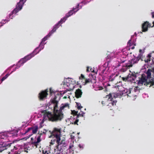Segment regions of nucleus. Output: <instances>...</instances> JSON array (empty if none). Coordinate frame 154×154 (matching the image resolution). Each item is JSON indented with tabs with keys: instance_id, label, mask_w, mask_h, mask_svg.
<instances>
[{
	"instance_id": "aec40b11",
	"label": "nucleus",
	"mask_w": 154,
	"mask_h": 154,
	"mask_svg": "<svg viewBox=\"0 0 154 154\" xmlns=\"http://www.w3.org/2000/svg\"><path fill=\"white\" fill-rule=\"evenodd\" d=\"M151 24L149 22L146 21L142 25V31L145 32L148 30V28L151 27Z\"/></svg>"
},
{
	"instance_id": "cd10ccee",
	"label": "nucleus",
	"mask_w": 154,
	"mask_h": 154,
	"mask_svg": "<svg viewBox=\"0 0 154 154\" xmlns=\"http://www.w3.org/2000/svg\"><path fill=\"white\" fill-rule=\"evenodd\" d=\"M140 88L138 86H137L136 87H135V88H134V91L137 94H138L140 92Z\"/></svg>"
},
{
	"instance_id": "4c0bfd02",
	"label": "nucleus",
	"mask_w": 154,
	"mask_h": 154,
	"mask_svg": "<svg viewBox=\"0 0 154 154\" xmlns=\"http://www.w3.org/2000/svg\"><path fill=\"white\" fill-rule=\"evenodd\" d=\"M152 15V18H154V11L153 12L151 13Z\"/></svg>"
},
{
	"instance_id": "ea45409f",
	"label": "nucleus",
	"mask_w": 154,
	"mask_h": 154,
	"mask_svg": "<svg viewBox=\"0 0 154 154\" xmlns=\"http://www.w3.org/2000/svg\"><path fill=\"white\" fill-rule=\"evenodd\" d=\"M152 23L153 24V25L152 26H151V27H153L154 26V21H153V22H152Z\"/></svg>"
},
{
	"instance_id": "c85d7f7f",
	"label": "nucleus",
	"mask_w": 154,
	"mask_h": 154,
	"mask_svg": "<svg viewBox=\"0 0 154 154\" xmlns=\"http://www.w3.org/2000/svg\"><path fill=\"white\" fill-rule=\"evenodd\" d=\"M10 75V74L8 73L3 77L1 80V83H2L3 81L6 79Z\"/></svg>"
},
{
	"instance_id": "9d476101",
	"label": "nucleus",
	"mask_w": 154,
	"mask_h": 154,
	"mask_svg": "<svg viewBox=\"0 0 154 154\" xmlns=\"http://www.w3.org/2000/svg\"><path fill=\"white\" fill-rule=\"evenodd\" d=\"M43 119L40 123V126L39 128H42L43 126V123L45 121L48 120L53 122L56 121L55 120H52V119H54L52 116V114L51 112H46L44 114L43 116Z\"/></svg>"
},
{
	"instance_id": "5701e85b",
	"label": "nucleus",
	"mask_w": 154,
	"mask_h": 154,
	"mask_svg": "<svg viewBox=\"0 0 154 154\" xmlns=\"http://www.w3.org/2000/svg\"><path fill=\"white\" fill-rule=\"evenodd\" d=\"M91 1V0H83L79 3H78L77 5H79V7L77 8L79 9H81L82 7L85 5L89 3Z\"/></svg>"
},
{
	"instance_id": "c756f323",
	"label": "nucleus",
	"mask_w": 154,
	"mask_h": 154,
	"mask_svg": "<svg viewBox=\"0 0 154 154\" xmlns=\"http://www.w3.org/2000/svg\"><path fill=\"white\" fill-rule=\"evenodd\" d=\"M27 126V124L26 123H25V122L23 123V124L22 125L21 127L20 128L21 129H23V128H24L25 127H26Z\"/></svg>"
},
{
	"instance_id": "c03bdc74",
	"label": "nucleus",
	"mask_w": 154,
	"mask_h": 154,
	"mask_svg": "<svg viewBox=\"0 0 154 154\" xmlns=\"http://www.w3.org/2000/svg\"><path fill=\"white\" fill-rule=\"evenodd\" d=\"M64 93H65V92H63V94Z\"/></svg>"
},
{
	"instance_id": "79ce46f5",
	"label": "nucleus",
	"mask_w": 154,
	"mask_h": 154,
	"mask_svg": "<svg viewBox=\"0 0 154 154\" xmlns=\"http://www.w3.org/2000/svg\"><path fill=\"white\" fill-rule=\"evenodd\" d=\"M107 84L108 85V86H110V85L108 83Z\"/></svg>"
},
{
	"instance_id": "a19ab883",
	"label": "nucleus",
	"mask_w": 154,
	"mask_h": 154,
	"mask_svg": "<svg viewBox=\"0 0 154 154\" xmlns=\"http://www.w3.org/2000/svg\"><path fill=\"white\" fill-rule=\"evenodd\" d=\"M102 104H105V103H104V101H102Z\"/></svg>"
},
{
	"instance_id": "6ab92c4d",
	"label": "nucleus",
	"mask_w": 154,
	"mask_h": 154,
	"mask_svg": "<svg viewBox=\"0 0 154 154\" xmlns=\"http://www.w3.org/2000/svg\"><path fill=\"white\" fill-rule=\"evenodd\" d=\"M78 7H79V5H76L75 8H73L72 10H70L68 13L66 14V16L69 17L73 14H75L76 12L79 11V9H77Z\"/></svg>"
},
{
	"instance_id": "49530a36",
	"label": "nucleus",
	"mask_w": 154,
	"mask_h": 154,
	"mask_svg": "<svg viewBox=\"0 0 154 154\" xmlns=\"http://www.w3.org/2000/svg\"><path fill=\"white\" fill-rule=\"evenodd\" d=\"M73 151L71 152L72 153H73V152H72Z\"/></svg>"
},
{
	"instance_id": "4468645a",
	"label": "nucleus",
	"mask_w": 154,
	"mask_h": 154,
	"mask_svg": "<svg viewBox=\"0 0 154 154\" xmlns=\"http://www.w3.org/2000/svg\"><path fill=\"white\" fill-rule=\"evenodd\" d=\"M93 82L95 83V81L94 80H91L90 79H85V85H86L89 84L90 85L92 84V86L93 87L95 91L100 90H102L103 88L101 86H99L94 84H93Z\"/></svg>"
},
{
	"instance_id": "6e6552de",
	"label": "nucleus",
	"mask_w": 154,
	"mask_h": 154,
	"mask_svg": "<svg viewBox=\"0 0 154 154\" xmlns=\"http://www.w3.org/2000/svg\"><path fill=\"white\" fill-rule=\"evenodd\" d=\"M112 63H114L112 59L108 58L107 56L106 62L102 65L99 66L98 71L103 80H105L110 74L111 71V66H113Z\"/></svg>"
},
{
	"instance_id": "9b49d317",
	"label": "nucleus",
	"mask_w": 154,
	"mask_h": 154,
	"mask_svg": "<svg viewBox=\"0 0 154 154\" xmlns=\"http://www.w3.org/2000/svg\"><path fill=\"white\" fill-rule=\"evenodd\" d=\"M38 128L37 125H35L29 128L27 130H26L24 134H27V135H28L27 138H29L33 134L36 133L38 130Z\"/></svg>"
},
{
	"instance_id": "f3484780",
	"label": "nucleus",
	"mask_w": 154,
	"mask_h": 154,
	"mask_svg": "<svg viewBox=\"0 0 154 154\" xmlns=\"http://www.w3.org/2000/svg\"><path fill=\"white\" fill-rule=\"evenodd\" d=\"M48 89H46L45 91H42L39 93L38 96L39 99L40 100H43L45 99L47 96L48 95Z\"/></svg>"
},
{
	"instance_id": "473e14b6",
	"label": "nucleus",
	"mask_w": 154,
	"mask_h": 154,
	"mask_svg": "<svg viewBox=\"0 0 154 154\" xmlns=\"http://www.w3.org/2000/svg\"><path fill=\"white\" fill-rule=\"evenodd\" d=\"M79 146L81 150L83 149L84 147V145L82 144H80L79 145Z\"/></svg>"
},
{
	"instance_id": "f704fd0d",
	"label": "nucleus",
	"mask_w": 154,
	"mask_h": 154,
	"mask_svg": "<svg viewBox=\"0 0 154 154\" xmlns=\"http://www.w3.org/2000/svg\"><path fill=\"white\" fill-rule=\"evenodd\" d=\"M81 78L82 79H85L84 76L82 74H81V76L79 77V79H81Z\"/></svg>"
},
{
	"instance_id": "0eeeda50",
	"label": "nucleus",
	"mask_w": 154,
	"mask_h": 154,
	"mask_svg": "<svg viewBox=\"0 0 154 154\" xmlns=\"http://www.w3.org/2000/svg\"><path fill=\"white\" fill-rule=\"evenodd\" d=\"M18 131L14 130L10 131H7L0 133V152L7 149L5 146V143L10 141V138L17 136Z\"/></svg>"
},
{
	"instance_id": "a878e982",
	"label": "nucleus",
	"mask_w": 154,
	"mask_h": 154,
	"mask_svg": "<svg viewBox=\"0 0 154 154\" xmlns=\"http://www.w3.org/2000/svg\"><path fill=\"white\" fill-rule=\"evenodd\" d=\"M75 93L76 97L77 98H79L81 97L82 92L80 89H78L76 90Z\"/></svg>"
},
{
	"instance_id": "58836bf2",
	"label": "nucleus",
	"mask_w": 154,
	"mask_h": 154,
	"mask_svg": "<svg viewBox=\"0 0 154 154\" xmlns=\"http://www.w3.org/2000/svg\"><path fill=\"white\" fill-rule=\"evenodd\" d=\"M14 65H12V66H10V67L8 68V69H10V68H12L13 67V66H14Z\"/></svg>"
},
{
	"instance_id": "1a4fd4ad",
	"label": "nucleus",
	"mask_w": 154,
	"mask_h": 154,
	"mask_svg": "<svg viewBox=\"0 0 154 154\" xmlns=\"http://www.w3.org/2000/svg\"><path fill=\"white\" fill-rule=\"evenodd\" d=\"M27 0H20L19 2L17 3L16 8L10 13L5 20H2L0 22V28L7 22L9 21L11 19H13L15 16L17 15V13L23 7Z\"/></svg>"
},
{
	"instance_id": "b1692460",
	"label": "nucleus",
	"mask_w": 154,
	"mask_h": 154,
	"mask_svg": "<svg viewBox=\"0 0 154 154\" xmlns=\"http://www.w3.org/2000/svg\"><path fill=\"white\" fill-rule=\"evenodd\" d=\"M74 117H74L71 116L70 118L66 120V121H67L68 120L71 123L78 125L77 123L78 122L79 120L77 119L78 118H76V116H75V117Z\"/></svg>"
},
{
	"instance_id": "412c9836",
	"label": "nucleus",
	"mask_w": 154,
	"mask_h": 154,
	"mask_svg": "<svg viewBox=\"0 0 154 154\" xmlns=\"http://www.w3.org/2000/svg\"><path fill=\"white\" fill-rule=\"evenodd\" d=\"M71 79H66L65 81L64 82V84H63L64 88H66V87H69L70 89H71L72 87V85L71 83L72 81L71 80Z\"/></svg>"
},
{
	"instance_id": "2eb2a0df",
	"label": "nucleus",
	"mask_w": 154,
	"mask_h": 154,
	"mask_svg": "<svg viewBox=\"0 0 154 154\" xmlns=\"http://www.w3.org/2000/svg\"><path fill=\"white\" fill-rule=\"evenodd\" d=\"M52 35V34L49 32L47 35L42 39V41L38 46L37 47L39 49V51H41L44 49L45 47V45L46 43V42H45V41L49 38Z\"/></svg>"
},
{
	"instance_id": "dca6fc26",
	"label": "nucleus",
	"mask_w": 154,
	"mask_h": 154,
	"mask_svg": "<svg viewBox=\"0 0 154 154\" xmlns=\"http://www.w3.org/2000/svg\"><path fill=\"white\" fill-rule=\"evenodd\" d=\"M40 51L39 49L38 48L36 47L31 53L26 56L23 58L27 62L32 57H34L35 55L38 53Z\"/></svg>"
},
{
	"instance_id": "a211bd4d",
	"label": "nucleus",
	"mask_w": 154,
	"mask_h": 154,
	"mask_svg": "<svg viewBox=\"0 0 154 154\" xmlns=\"http://www.w3.org/2000/svg\"><path fill=\"white\" fill-rule=\"evenodd\" d=\"M26 62V61L23 58L21 59L16 64V66L15 67V68L13 69V71L10 74H11L13 72L16 71V69H19L21 66H23Z\"/></svg>"
},
{
	"instance_id": "423d86ee",
	"label": "nucleus",
	"mask_w": 154,
	"mask_h": 154,
	"mask_svg": "<svg viewBox=\"0 0 154 154\" xmlns=\"http://www.w3.org/2000/svg\"><path fill=\"white\" fill-rule=\"evenodd\" d=\"M47 131L45 129L42 131H39L34 138H31V144L29 143L24 144L23 148H22L20 146H14V149L11 150L12 152H10L8 154H20L21 152L23 151L28 152L27 150L32 149L33 146L37 147L39 143L42 140L45 139Z\"/></svg>"
},
{
	"instance_id": "72a5a7b5",
	"label": "nucleus",
	"mask_w": 154,
	"mask_h": 154,
	"mask_svg": "<svg viewBox=\"0 0 154 154\" xmlns=\"http://www.w3.org/2000/svg\"><path fill=\"white\" fill-rule=\"evenodd\" d=\"M92 70V69L91 67H87V72L91 71Z\"/></svg>"
},
{
	"instance_id": "7ed1b4c3",
	"label": "nucleus",
	"mask_w": 154,
	"mask_h": 154,
	"mask_svg": "<svg viewBox=\"0 0 154 154\" xmlns=\"http://www.w3.org/2000/svg\"><path fill=\"white\" fill-rule=\"evenodd\" d=\"M49 89L50 95H54V97L50 103L47 104V106L53 112V113L52 114L54 119H52V120L56 121H60L63 117V112L69 109V104L68 103H62L59 107H58V101L62 96L61 93L59 91H54L51 88Z\"/></svg>"
},
{
	"instance_id": "f8f14e48",
	"label": "nucleus",
	"mask_w": 154,
	"mask_h": 154,
	"mask_svg": "<svg viewBox=\"0 0 154 154\" xmlns=\"http://www.w3.org/2000/svg\"><path fill=\"white\" fill-rule=\"evenodd\" d=\"M68 17L65 16L61 18L60 20L53 27V28L52 30L50 32L52 34L55 32H56L57 29L60 26H62L61 24L63 23H64L65 21L67 20Z\"/></svg>"
},
{
	"instance_id": "a18cd8bd",
	"label": "nucleus",
	"mask_w": 154,
	"mask_h": 154,
	"mask_svg": "<svg viewBox=\"0 0 154 154\" xmlns=\"http://www.w3.org/2000/svg\"><path fill=\"white\" fill-rule=\"evenodd\" d=\"M73 151L71 152L72 153H73V152H72Z\"/></svg>"
},
{
	"instance_id": "f257e3e1",
	"label": "nucleus",
	"mask_w": 154,
	"mask_h": 154,
	"mask_svg": "<svg viewBox=\"0 0 154 154\" xmlns=\"http://www.w3.org/2000/svg\"><path fill=\"white\" fill-rule=\"evenodd\" d=\"M135 37L134 35L131 36V39L128 42V45L129 47H127L122 50L117 51L108 54V58L112 59L113 60V66L116 68L119 66V70L121 72H125L129 68L131 67V64L128 63L129 61L126 58L129 54H131L130 51V49H133L134 48V46H131L132 44L135 45L134 43Z\"/></svg>"
},
{
	"instance_id": "39448f33",
	"label": "nucleus",
	"mask_w": 154,
	"mask_h": 154,
	"mask_svg": "<svg viewBox=\"0 0 154 154\" xmlns=\"http://www.w3.org/2000/svg\"><path fill=\"white\" fill-rule=\"evenodd\" d=\"M140 77H139V79L136 81L135 79L137 75L134 72H130L127 78H121L123 81L127 80L132 83H136L139 86L144 85L146 86L150 87L153 86L154 88V79H152L151 77V73L152 72V70L148 69L146 71L145 68H143L141 69Z\"/></svg>"
},
{
	"instance_id": "37998d69",
	"label": "nucleus",
	"mask_w": 154,
	"mask_h": 154,
	"mask_svg": "<svg viewBox=\"0 0 154 154\" xmlns=\"http://www.w3.org/2000/svg\"><path fill=\"white\" fill-rule=\"evenodd\" d=\"M4 73H3V74H2V75H4Z\"/></svg>"
},
{
	"instance_id": "4be33fe9",
	"label": "nucleus",
	"mask_w": 154,
	"mask_h": 154,
	"mask_svg": "<svg viewBox=\"0 0 154 154\" xmlns=\"http://www.w3.org/2000/svg\"><path fill=\"white\" fill-rule=\"evenodd\" d=\"M72 113L73 114L74 116H76V118H78L81 116L83 117L85 113L81 111L78 114V111L74 110H72Z\"/></svg>"
},
{
	"instance_id": "7c9ffc66",
	"label": "nucleus",
	"mask_w": 154,
	"mask_h": 154,
	"mask_svg": "<svg viewBox=\"0 0 154 154\" xmlns=\"http://www.w3.org/2000/svg\"><path fill=\"white\" fill-rule=\"evenodd\" d=\"M76 105L78 109H80L82 107V106H81L80 103H76Z\"/></svg>"
},
{
	"instance_id": "20e7f679",
	"label": "nucleus",
	"mask_w": 154,
	"mask_h": 154,
	"mask_svg": "<svg viewBox=\"0 0 154 154\" xmlns=\"http://www.w3.org/2000/svg\"><path fill=\"white\" fill-rule=\"evenodd\" d=\"M60 130L54 128L49 137L52 138L48 151H43V154H62L64 147L66 146L65 138H61Z\"/></svg>"
},
{
	"instance_id": "ddd939ff",
	"label": "nucleus",
	"mask_w": 154,
	"mask_h": 154,
	"mask_svg": "<svg viewBox=\"0 0 154 154\" xmlns=\"http://www.w3.org/2000/svg\"><path fill=\"white\" fill-rule=\"evenodd\" d=\"M142 50L141 49L139 50V54L138 56L136 57H134V58H133L131 60H128L129 61L128 63H130L131 64V66H132L133 64L137 63L138 61L140 60H143V57L142 54L143 52H142Z\"/></svg>"
},
{
	"instance_id": "e433bc0d",
	"label": "nucleus",
	"mask_w": 154,
	"mask_h": 154,
	"mask_svg": "<svg viewBox=\"0 0 154 154\" xmlns=\"http://www.w3.org/2000/svg\"><path fill=\"white\" fill-rule=\"evenodd\" d=\"M71 140H74V136H73L72 135H71Z\"/></svg>"
},
{
	"instance_id": "2f4dec72",
	"label": "nucleus",
	"mask_w": 154,
	"mask_h": 154,
	"mask_svg": "<svg viewBox=\"0 0 154 154\" xmlns=\"http://www.w3.org/2000/svg\"><path fill=\"white\" fill-rule=\"evenodd\" d=\"M143 97L144 98H147L148 97V95L147 94L144 93L142 94Z\"/></svg>"
},
{
	"instance_id": "bb28decb",
	"label": "nucleus",
	"mask_w": 154,
	"mask_h": 154,
	"mask_svg": "<svg viewBox=\"0 0 154 154\" xmlns=\"http://www.w3.org/2000/svg\"><path fill=\"white\" fill-rule=\"evenodd\" d=\"M74 143V140H71L69 148L70 153H71V152L73 151L72 147H73Z\"/></svg>"
},
{
	"instance_id": "f03ea898",
	"label": "nucleus",
	"mask_w": 154,
	"mask_h": 154,
	"mask_svg": "<svg viewBox=\"0 0 154 154\" xmlns=\"http://www.w3.org/2000/svg\"><path fill=\"white\" fill-rule=\"evenodd\" d=\"M121 75H119L118 72H116L112 73L110 75L108 76V79L109 82H117V83L113 85V87L118 89L119 92L109 94L106 96V98H108V102L109 103L108 106H111L115 105L117 102L116 100H113V97H121L122 96H125L127 95L128 96H130L129 94L132 91L131 88L128 89L127 88L123 87L121 81Z\"/></svg>"
},
{
	"instance_id": "393cba45",
	"label": "nucleus",
	"mask_w": 154,
	"mask_h": 154,
	"mask_svg": "<svg viewBox=\"0 0 154 154\" xmlns=\"http://www.w3.org/2000/svg\"><path fill=\"white\" fill-rule=\"evenodd\" d=\"M150 57L154 59V51H152L148 55L147 59L144 60L145 62L148 63L150 61Z\"/></svg>"
},
{
	"instance_id": "c9c22d12",
	"label": "nucleus",
	"mask_w": 154,
	"mask_h": 154,
	"mask_svg": "<svg viewBox=\"0 0 154 154\" xmlns=\"http://www.w3.org/2000/svg\"><path fill=\"white\" fill-rule=\"evenodd\" d=\"M98 69H97L95 71L94 70V69H92V70L91 71V72H94L95 73H97V71L98 72Z\"/></svg>"
}]
</instances>
